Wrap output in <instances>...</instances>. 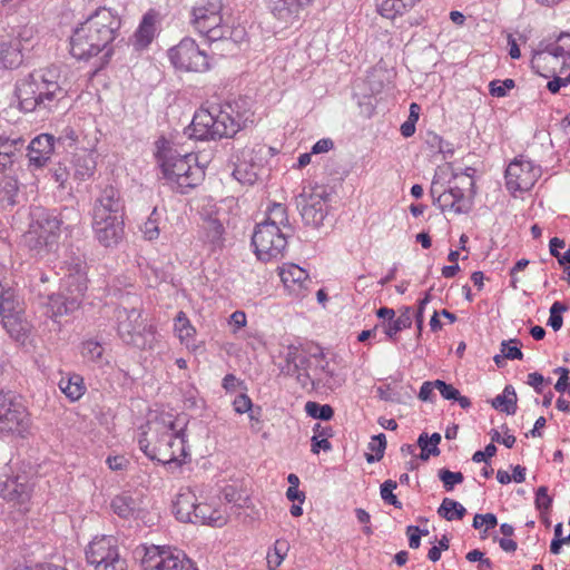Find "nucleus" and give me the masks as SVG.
I'll return each instance as SVG.
<instances>
[{
	"label": "nucleus",
	"instance_id": "nucleus-37",
	"mask_svg": "<svg viewBox=\"0 0 570 570\" xmlns=\"http://www.w3.org/2000/svg\"><path fill=\"white\" fill-rule=\"evenodd\" d=\"M137 508L136 500L128 492H122L111 500L112 511L124 519L134 515Z\"/></svg>",
	"mask_w": 570,
	"mask_h": 570
},
{
	"label": "nucleus",
	"instance_id": "nucleus-34",
	"mask_svg": "<svg viewBox=\"0 0 570 570\" xmlns=\"http://www.w3.org/2000/svg\"><path fill=\"white\" fill-rule=\"evenodd\" d=\"M58 385L70 401H78L86 391L82 376L76 373L61 377Z\"/></svg>",
	"mask_w": 570,
	"mask_h": 570
},
{
	"label": "nucleus",
	"instance_id": "nucleus-14",
	"mask_svg": "<svg viewBox=\"0 0 570 570\" xmlns=\"http://www.w3.org/2000/svg\"><path fill=\"white\" fill-rule=\"evenodd\" d=\"M86 559L95 570H127V562L119 554L117 540L111 535L95 538L86 549Z\"/></svg>",
	"mask_w": 570,
	"mask_h": 570
},
{
	"label": "nucleus",
	"instance_id": "nucleus-18",
	"mask_svg": "<svg viewBox=\"0 0 570 570\" xmlns=\"http://www.w3.org/2000/svg\"><path fill=\"white\" fill-rule=\"evenodd\" d=\"M315 0H271L269 8L275 19L285 28L298 24Z\"/></svg>",
	"mask_w": 570,
	"mask_h": 570
},
{
	"label": "nucleus",
	"instance_id": "nucleus-27",
	"mask_svg": "<svg viewBox=\"0 0 570 570\" xmlns=\"http://www.w3.org/2000/svg\"><path fill=\"white\" fill-rule=\"evenodd\" d=\"M67 288L69 293L83 295L87 291L86 263L80 257L67 264Z\"/></svg>",
	"mask_w": 570,
	"mask_h": 570
},
{
	"label": "nucleus",
	"instance_id": "nucleus-46",
	"mask_svg": "<svg viewBox=\"0 0 570 570\" xmlns=\"http://www.w3.org/2000/svg\"><path fill=\"white\" fill-rule=\"evenodd\" d=\"M175 331L177 332L180 341L188 340L195 334V328L184 312H179L175 318Z\"/></svg>",
	"mask_w": 570,
	"mask_h": 570
},
{
	"label": "nucleus",
	"instance_id": "nucleus-52",
	"mask_svg": "<svg viewBox=\"0 0 570 570\" xmlns=\"http://www.w3.org/2000/svg\"><path fill=\"white\" fill-rule=\"evenodd\" d=\"M81 354L83 357L90 361H98L101 358L104 354V347L101 346L100 343L92 340H88L82 343Z\"/></svg>",
	"mask_w": 570,
	"mask_h": 570
},
{
	"label": "nucleus",
	"instance_id": "nucleus-6",
	"mask_svg": "<svg viewBox=\"0 0 570 570\" xmlns=\"http://www.w3.org/2000/svg\"><path fill=\"white\" fill-rule=\"evenodd\" d=\"M158 156L164 177L176 184L179 193L186 194L203 181L205 170L196 164L197 157L194 154L174 155L169 149L158 151Z\"/></svg>",
	"mask_w": 570,
	"mask_h": 570
},
{
	"label": "nucleus",
	"instance_id": "nucleus-25",
	"mask_svg": "<svg viewBox=\"0 0 570 570\" xmlns=\"http://www.w3.org/2000/svg\"><path fill=\"white\" fill-rule=\"evenodd\" d=\"M70 295L69 297L62 294H51L48 296L47 307L48 312H50V317L56 318L67 315L79 308L83 295H78L77 293H70Z\"/></svg>",
	"mask_w": 570,
	"mask_h": 570
},
{
	"label": "nucleus",
	"instance_id": "nucleus-4",
	"mask_svg": "<svg viewBox=\"0 0 570 570\" xmlns=\"http://www.w3.org/2000/svg\"><path fill=\"white\" fill-rule=\"evenodd\" d=\"M60 79V69L57 66L33 70L19 79L16 83V96L20 108L27 112L37 108L50 109L66 96Z\"/></svg>",
	"mask_w": 570,
	"mask_h": 570
},
{
	"label": "nucleus",
	"instance_id": "nucleus-10",
	"mask_svg": "<svg viewBox=\"0 0 570 570\" xmlns=\"http://www.w3.org/2000/svg\"><path fill=\"white\" fill-rule=\"evenodd\" d=\"M22 305L17 291L0 283V316L2 325L16 341L24 342L28 324L22 320Z\"/></svg>",
	"mask_w": 570,
	"mask_h": 570
},
{
	"label": "nucleus",
	"instance_id": "nucleus-33",
	"mask_svg": "<svg viewBox=\"0 0 570 570\" xmlns=\"http://www.w3.org/2000/svg\"><path fill=\"white\" fill-rule=\"evenodd\" d=\"M412 326V307L403 306L400 309L399 317H393L389 322H382L381 327L392 342L396 341L397 333Z\"/></svg>",
	"mask_w": 570,
	"mask_h": 570
},
{
	"label": "nucleus",
	"instance_id": "nucleus-13",
	"mask_svg": "<svg viewBox=\"0 0 570 570\" xmlns=\"http://www.w3.org/2000/svg\"><path fill=\"white\" fill-rule=\"evenodd\" d=\"M330 196L331 193L326 186L316 185L308 190L304 188L296 197V205L305 225L314 228L323 225L327 215V202Z\"/></svg>",
	"mask_w": 570,
	"mask_h": 570
},
{
	"label": "nucleus",
	"instance_id": "nucleus-58",
	"mask_svg": "<svg viewBox=\"0 0 570 570\" xmlns=\"http://www.w3.org/2000/svg\"><path fill=\"white\" fill-rule=\"evenodd\" d=\"M233 405L238 414H244L252 411L253 402L247 394L242 393L234 400Z\"/></svg>",
	"mask_w": 570,
	"mask_h": 570
},
{
	"label": "nucleus",
	"instance_id": "nucleus-9",
	"mask_svg": "<svg viewBox=\"0 0 570 570\" xmlns=\"http://www.w3.org/2000/svg\"><path fill=\"white\" fill-rule=\"evenodd\" d=\"M30 428V414L12 391H0V434L23 436Z\"/></svg>",
	"mask_w": 570,
	"mask_h": 570
},
{
	"label": "nucleus",
	"instance_id": "nucleus-44",
	"mask_svg": "<svg viewBox=\"0 0 570 570\" xmlns=\"http://www.w3.org/2000/svg\"><path fill=\"white\" fill-rule=\"evenodd\" d=\"M305 412L313 419L328 421L334 415V410L328 404H320L317 402L308 401L305 404Z\"/></svg>",
	"mask_w": 570,
	"mask_h": 570
},
{
	"label": "nucleus",
	"instance_id": "nucleus-45",
	"mask_svg": "<svg viewBox=\"0 0 570 570\" xmlns=\"http://www.w3.org/2000/svg\"><path fill=\"white\" fill-rule=\"evenodd\" d=\"M4 497L9 500H17L22 503L29 498L28 488L17 480H11L6 483Z\"/></svg>",
	"mask_w": 570,
	"mask_h": 570
},
{
	"label": "nucleus",
	"instance_id": "nucleus-31",
	"mask_svg": "<svg viewBox=\"0 0 570 570\" xmlns=\"http://www.w3.org/2000/svg\"><path fill=\"white\" fill-rule=\"evenodd\" d=\"M200 228L204 242L212 245L213 248L223 246L225 228L216 216L208 215L204 217Z\"/></svg>",
	"mask_w": 570,
	"mask_h": 570
},
{
	"label": "nucleus",
	"instance_id": "nucleus-24",
	"mask_svg": "<svg viewBox=\"0 0 570 570\" xmlns=\"http://www.w3.org/2000/svg\"><path fill=\"white\" fill-rule=\"evenodd\" d=\"M23 200L20 193L19 180L11 175H3L0 178V206L4 210H12Z\"/></svg>",
	"mask_w": 570,
	"mask_h": 570
},
{
	"label": "nucleus",
	"instance_id": "nucleus-51",
	"mask_svg": "<svg viewBox=\"0 0 570 570\" xmlns=\"http://www.w3.org/2000/svg\"><path fill=\"white\" fill-rule=\"evenodd\" d=\"M567 311V306L561 302H554L550 307V316L548 320V325L553 328V331H559L563 324L562 312Z\"/></svg>",
	"mask_w": 570,
	"mask_h": 570
},
{
	"label": "nucleus",
	"instance_id": "nucleus-17",
	"mask_svg": "<svg viewBox=\"0 0 570 570\" xmlns=\"http://www.w3.org/2000/svg\"><path fill=\"white\" fill-rule=\"evenodd\" d=\"M312 358L323 360L324 353L318 345H294L287 346L281 372L285 375L293 376L298 370H308Z\"/></svg>",
	"mask_w": 570,
	"mask_h": 570
},
{
	"label": "nucleus",
	"instance_id": "nucleus-38",
	"mask_svg": "<svg viewBox=\"0 0 570 570\" xmlns=\"http://www.w3.org/2000/svg\"><path fill=\"white\" fill-rule=\"evenodd\" d=\"M155 36V16L146 13L135 32L136 45L140 48L147 47Z\"/></svg>",
	"mask_w": 570,
	"mask_h": 570
},
{
	"label": "nucleus",
	"instance_id": "nucleus-12",
	"mask_svg": "<svg viewBox=\"0 0 570 570\" xmlns=\"http://www.w3.org/2000/svg\"><path fill=\"white\" fill-rule=\"evenodd\" d=\"M252 245L257 258L268 262L283 255L287 246V234L274 224L259 223L254 229Z\"/></svg>",
	"mask_w": 570,
	"mask_h": 570
},
{
	"label": "nucleus",
	"instance_id": "nucleus-20",
	"mask_svg": "<svg viewBox=\"0 0 570 570\" xmlns=\"http://www.w3.org/2000/svg\"><path fill=\"white\" fill-rule=\"evenodd\" d=\"M55 142L56 138L52 135L40 134L28 144L24 156L31 170L47 166L55 151Z\"/></svg>",
	"mask_w": 570,
	"mask_h": 570
},
{
	"label": "nucleus",
	"instance_id": "nucleus-22",
	"mask_svg": "<svg viewBox=\"0 0 570 570\" xmlns=\"http://www.w3.org/2000/svg\"><path fill=\"white\" fill-rule=\"evenodd\" d=\"M124 202L120 197V193L114 186H106L94 206L95 217H114L124 216Z\"/></svg>",
	"mask_w": 570,
	"mask_h": 570
},
{
	"label": "nucleus",
	"instance_id": "nucleus-41",
	"mask_svg": "<svg viewBox=\"0 0 570 570\" xmlns=\"http://www.w3.org/2000/svg\"><path fill=\"white\" fill-rule=\"evenodd\" d=\"M258 165L242 161L235 165L233 176L242 184L253 185L258 179Z\"/></svg>",
	"mask_w": 570,
	"mask_h": 570
},
{
	"label": "nucleus",
	"instance_id": "nucleus-7",
	"mask_svg": "<svg viewBox=\"0 0 570 570\" xmlns=\"http://www.w3.org/2000/svg\"><path fill=\"white\" fill-rule=\"evenodd\" d=\"M222 0H199L191 9V24L208 41L228 40L233 30L223 23Z\"/></svg>",
	"mask_w": 570,
	"mask_h": 570
},
{
	"label": "nucleus",
	"instance_id": "nucleus-29",
	"mask_svg": "<svg viewBox=\"0 0 570 570\" xmlns=\"http://www.w3.org/2000/svg\"><path fill=\"white\" fill-rule=\"evenodd\" d=\"M96 158L97 154L95 150L80 149L76 151L72 157L75 178L80 180L90 178L96 171Z\"/></svg>",
	"mask_w": 570,
	"mask_h": 570
},
{
	"label": "nucleus",
	"instance_id": "nucleus-62",
	"mask_svg": "<svg viewBox=\"0 0 570 570\" xmlns=\"http://www.w3.org/2000/svg\"><path fill=\"white\" fill-rule=\"evenodd\" d=\"M406 534L409 537V547L417 549L421 544V529L416 525H407Z\"/></svg>",
	"mask_w": 570,
	"mask_h": 570
},
{
	"label": "nucleus",
	"instance_id": "nucleus-3",
	"mask_svg": "<svg viewBox=\"0 0 570 570\" xmlns=\"http://www.w3.org/2000/svg\"><path fill=\"white\" fill-rule=\"evenodd\" d=\"M30 224L23 234L24 245L37 254L51 250L58 243L61 229L70 230L79 222V214L73 208L65 207L60 213L33 207Z\"/></svg>",
	"mask_w": 570,
	"mask_h": 570
},
{
	"label": "nucleus",
	"instance_id": "nucleus-57",
	"mask_svg": "<svg viewBox=\"0 0 570 570\" xmlns=\"http://www.w3.org/2000/svg\"><path fill=\"white\" fill-rule=\"evenodd\" d=\"M430 301H431V294L428 292V293H425L424 297L422 299H420V302H419L417 311L415 314V323H416L419 336H421L422 330H423L424 308Z\"/></svg>",
	"mask_w": 570,
	"mask_h": 570
},
{
	"label": "nucleus",
	"instance_id": "nucleus-40",
	"mask_svg": "<svg viewBox=\"0 0 570 570\" xmlns=\"http://www.w3.org/2000/svg\"><path fill=\"white\" fill-rule=\"evenodd\" d=\"M438 513L446 521L462 520L466 514V509L458 501L444 498L438 509Z\"/></svg>",
	"mask_w": 570,
	"mask_h": 570
},
{
	"label": "nucleus",
	"instance_id": "nucleus-56",
	"mask_svg": "<svg viewBox=\"0 0 570 570\" xmlns=\"http://www.w3.org/2000/svg\"><path fill=\"white\" fill-rule=\"evenodd\" d=\"M36 31L33 27L30 26H23L19 29L18 35L16 37H12V40H21V46L27 49L28 46L31 45L33 38H35Z\"/></svg>",
	"mask_w": 570,
	"mask_h": 570
},
{
	"label": "nucleus",
	"instance_id": "nucleus-16",
	"mask_svg": "<svg viewBox=\"0 0 570 570\" xmlns=\"http://www.w3.org/2000/svg\"><path fill=\"white\" fill-rule=\"evenodd\" d=\"M540 175V167L531 160L523 157L515 158L505 169L507 187L515 191H528L534 186Z\"/></svg>",
	"mask_w": 570,
	"mask_h": 570
},
{
	"label": "nucleus",
	"instance_id": "nucleus-2",
	"mask_svg": "<svg viewBox=\"0 0 570 570\" xmlns=\"http://www.w3.org/2000/svg\"><path fill=\"white\" fill-rule=\"evenodd\" d=\"M121 27L120 17L110 9L98 8L75 28L70 37V53L79 60H88L110 45Z\"/></svg>",
	"mask_w": 570,
	"mask_h": 570
},
{
	"label": "nucleus",
	"instance_id": "nucleus-60",
	"mask_svg": "<svg viewBox=\"0 0 570 570\" xmlns=\"http://www.w3.org/2000/svg\"><path fill=\"white\" fill-rule=\"evenodd\" d=\"M554 373L559 374V380L557 381L556 385H554V389L560 392V393H564L568 389H569V373H570V370L567 368V367H557L554 370Z\"/></svg>",
	"mask_w": 570,
	"mask_h": 570
},
{
	"label": "nucleus",
	"instance_id": "nucleus-59",
	"mask_svg": "<svg viewBox=\"0 0 570 570\" xmlns=\"http://www.w3.org/2000/svg\"><path fill=\"white\" fill-rule=\"evenodd\" d=\"M368 449L372 452L379 454V458L384 456V452L386 449V438L384 433H380L377 435L372 436L371 442L368 443Z\"/></svg>",
	"mask_w": 570,
	"mask_h": 570
},
{
	"label": "nucleus",
	"instance_id": "nucleus-5",
	"mask_svg": "<svg viewBox=\"0 0 570 570\" xmlns=\"http://www.w3.org/2000/svg\"><path fill=\"white\" fill-rule=\"evenodd\" d=\"M243 127L240 115L234 116L230 105L213 106L198 109L189 126L184 129V135L195 140H216L233 137Z\"/></svg>",
	"mask_w": 570,
	"mask_h": 570
},
{
	"label": "nucleus",
	"instance_id": "nucleus-64",
	"mask_svg": "<svg viewBox=\"0 0 570 570\" xmlns=\"http://www.w3.org/2000/svg\"><path fill=\"white\" fill-rule=\"evenodd\" d=\"M495 453L497 446L493 443H490L485 446L484 451H476L472 456V461L475 463H480L482 461L487 462V460L494 456Z\"/></svg>",
	"mask_w": 570,
	"mask_h": 570
},
{
	"label": "nucleus",
	"instance_id": "nucleus-28",
	"mask_svg": "<svg viewBox=\"0 0 570 570\" xmlns=\"http://www.w3.org/2000/svg\"><path fill=\"white\" fill-rule=\"evenodd\" d=\"M23 50L21 40L2 39L0 41V66L3 69L18 68L23 61Z\"/></svg>",
	"mask_w": 570,
	"mask_h": 570
},
{
	"label": "nucleus",
	"instance_id": "nucleus-8",
	"mask_svg": "<svg viewBox=\"0 0 570 570\" xmlns=\"http://www.w3.org/2000/svg\"><path fill=\"white\" fill-rule=\"evenodd\" d=\"M117 332L127 345L145 350L151 347L155 341V328L142 318L141 311L132 307H117Z\"/></svg>",
	"mask_w": 570,
	"mask_h": 570
},
{
	"label": "nucleus",
	"instance_id": "nucleus-42",
	"mask_svg": "<svg viewBox=\"0 0 570 570\" xmlns=\"http://www.w3.org/2000/svg\"><path fill=\"white\" fill-rule=\"evenodd\" d=\"M434 205H438L442 212L446 209L453 210L455 214H466L471 209L470 205H456L455 200H453V195L451 189L442 190L435 202Z\"/></svg>",
	"mask_w": 570,
	"mask_h": 570
},
{
	"label": "nucleus",
	"instance_id": "nucleus-55",
	"mask_svg": "<svg viewBox=\"0 0 570 570\" xmlns=\"http://www.w3.org/2000/svg\"><path fill=\"white\" fill-rule=\"evenodd\" d=\"M518 343V340L503 341L501 343V353L503 354V357L508 360H522L523 353L517 346Z\"/></svg>",
	"mask_w": 570,
	"mask_h": 570
},
{
	"label": "nucleus",
	"instance_id": "nucleus-48",
	"mask_svg": "<svg viewBox=\"0 0 570 570\" xmlns=\"http://www.w3.org/2000/svg\"><path fill=\"white\" fill-rule=\"evenodd\" d=\"M397 488L396 481L393 480H386L381 484V497L384 502L393 505L396 509L402 508L401 501L396 498V495L393 493V490Z\"/></svg>",
	"mask_w": 570,
	"mask_h": 570
},
{
	"label": "nucleus",
	"instance_id": "nucleus-26",
	"mask_svg": "<svg viewBox=\"0 0 570 570\" xmlns=\"http://www.w3.org/2000/svg\"><path fill=\"white\" fill-rule=\"evenodd\" d=\"M197 497L190 489H183L173 502V512L180 522L190 523L194 518Z\"/></svg>",
	"mask_w": 570,
	"mask_h": 570
},
{
	"label": "nucleus",
	"instance_id": "nucleus-35",
	"mask_svg": "<svg viewBox=\"0 0 570 570\" xmlns=\"http://www.w3.org/2000/svg\"><path fill=\"white\" fill-rule=\"evenodd\" d=\"M377 12L387 19H394L414 7L403 0H375Z\"/></svg>",
	"mask_w": 570,
	"mask_h": 570
},
{
	"label": "nucleus",
	"instance_id": "nucleus-11",
	"mask_svg": "<svg viewBox=\"0 0 570 570\" xmlns=\"http://www.w3.org/2000/svg\"><path fill=\"white\" fill-rule=\"evenodd\" d=\"M140 566L141 570H198L183 551L159 546L144 548Z\"/></svg>",
	"mask_w": 570,
	"mask_h": 570
},
{
	"label": "nucleus",
	"instance_id": "nucleus-43",
	"mask_svg": "<svg viewBox=\"0 0 570 570\" xmlns=\"http://www.w3.org/2000/svg\"><path fill=\"white\" fill-rule=\"evenodd\" d=\"M263 224H274L277 227L288 225L287 208L284 204L274 203L267 210V218Z\"/></svg>",
	"mask_w": 570,
	"mask_h": 570
},
{
	"label": "nucleus",
	"instance_id": "nucleus-61",
	"mask_svg": "<svg viewBox=\"0 0 570 570\" xmlns=\"http://www.w3.org/2000/svg\"><path fill=\"white\" fill-rule=\"evenodd\" d=\"M51 176H52L53 180L59 185L60 188H65V184L69 177V171L66 166L58 164L57 167L51 169Z\"/></svg>",
	"mask_w": 570,
	"mask_h": 570
},
{
	"label": "nucleus",
	"instance_id": "nucleus-54",
	"mask_svg": "<svg viewBox=\"0 0 570 570\" xmlns=\"http://www.w3.org/2000/svg\"><path fill=\"white\" fill-rule=\"evenodd\" d=\"M515 87V82L513 79H505L503 81L501 80H492L489 83V91L493 97H505L508 94V90Z\"/></svg>",
	"mask_w": 570,
	"mask_h": 570
},
{
	"label": "nucleus",
	"instance_id": "nucleus-49",
	"mask_svg": "<svg viewBox=\"0 0 570 570\" xmlns=\"http://www.w3.org/2000/svg\"><path fill=\"white\" fill-rule=\"evenodd\" d=\"M141 232L144 233L145 238L148 240L156 239L159 236L157 208H154L150 216L144 223Z\"/></svg>",
	"mask_w": 570,
	"mask_h": 570
},
{
	"label": "nucleus",
	"instance_id": "nucleus-21",
	"mask_svg": "<svg viewBox=\"0 0 570 570\" xmlns=\"http://www.w3.org/2000/svg\"><path fill=\"white\" fill-rule=\"evenodd\" d=\"M92 228L101 245L106 247L117 245L124 236V216H94Z\"/></svg>",
	"mask_w": 570,
	"mask_h": 570
},
{
	"label": "nucleus",
	"instance_id": "nucleus-23",
	"mask_svg": "<svg viewBox=\"0 0 570 570\" xmlns=\"http://www.w3.org/2000/svg\"><path fill=\"white\" fill-rule=\"evenodd\" d=\"M24 139L0 136V173L12 170L24 157Z\"/></svg>",
	"mask_w": 570,
	"mask_h": 570
},
{
	"label": "nucleus",
	"instance_id": "nucleus-50",
	"mask_svg": "<svg viewBox=\"0 0 570 570\" xmlns=\"http://www.w3.org/2000/svg\"><path fill=\"white\" fill-rule=\"evenodd\" d=\"M553 499L548 494V488L542 485L537 489L534 504L540 515L548 512L552 507Z\"/></svg>",
	"mask_w": 570,
	"mask_h": 570
},
{
	"label": "nucleus",
	"instance_id": "nucleus-63",
	"mask_svg": "<svg viewBox=\"0 0 570 570\" xmlns=\"http://www.w3.org/2000/svg\"><path fill=\"white\" fill-rule=\"evenodd\" d=\"M311 442H312L311 451L314 454H318L321 450H323V451L332 450V444L325 438L322 439V438H318V435H313L311 439Z\"/></svg>",
	"mask_w": 570,
	"mask_h": 570
},
{
	"label": "nucleus",
	"instance_id": "nucleus-30",
	"mask_svg": "<svg viewBox=\"0 0 570 570\" xmlns=\"http://www.w3.org/2000/svg\"><path fill=\"white\" fill-rule=\"evenodd\" d=\"M190 523L220 528L227 523V517L222 510L214 508L207 502H197L195 514Z\"/></svg>",
	"mask_w": 570,
	"mask_h": 570
},
{
	"label": "nucleus",
	"instance_id": "nucleus-19",
	"mask_svg": "<svg viewBox=\"0 0 570 570\" xmlns=\"http://www.w3.org/2000/svg\"><path fill=\"white\" fill-rule=\"evenodd\" d=\"M279 277L287 293L296 298L305 297L312 283L308 273L296 264L288 263L279 267Z\"/></svg>",
	"mask_w": 570,
	"mask_h": 570
},
{
	"label": "nucleus",
	"instance_id": "nucleus-36",
	"mask_svg": "<svg viewBox=\"0 0 570 570\" xmlns=\"http://www.w3.org/2000/svg\"><path fill=\"white\" fill-rule=\"evenodd\" d=\"M517 393L512 385H507L502 394L495 396L491 404L495 410L512 415L517 411Z\"/></svg>",
	"mask_w": 570,
	"mask_h": 570
},
{
	"label": "nucleus",
	"instance_id": "nucleus-53",
	"mask_svg": "<svg viewBox=\"0 0 570 570\" xmlns=\"http://www.w3.org/2000/svg\"><path fill=\"white\" fill-rule=\"evenodd\" d=\"M417 445L421 448L420 459L422 461H428L431 455L438 456L440 454V449L435 445L431 446L429 443V435L425 432L419 435Z\"/></svg>",
	"mask_w": 570,
	"mask_h": 570
},
{
	"label": "nucleus",
	"instance_id": "nucleus-15",
	"mask_svg": "<svg viewBox=\"0 0 570 570\" xmlns=\"http://www.w3.org/2000/svg\"><path fill=\"white\" fill-rule=\"evenodd\" d=\"M168 58L177 70L185 72H205L210 67L207 53L189 37L171 47Z\"/></svg>",
	"mask_w": 570,
	"mask_h": 570
},
{
	"label": "nucleus",
	"instance_id": "nucleus-1",
	"mask_svg": "<svg viewBox=\"0 0 570 570\" xmlns=\"http://www.w3.org/2000/svg\"><path fill=\"white\" fill-rule=\"evenodd\" d=\"M185 432L186 423L180 426L179 419L161 413L147 421L138 444L150 460L180 466L188 455Z\"/></svg>",
	"mask_w": 570,
	"mask_h": 570
},
{
	"label": "nucleus",
	"instance_id": "nucleus-32",
	"mask_svg": "<svg viewBox=\"0 0 570 570\" xmlns=\"http://www.w3.org/2000/svg\"><path fill=\"white\" fill-rule=\"evenodd\" d=\"M557 43L549 42V40H541L537 48L533 49L532 58H531V68L540 76L544 78H549L551 75L556 73L554 68H547L542 60H549V56H551L552 49Z\"/></svg>",
	"mask_w": 570,
	"mask_h": 570
},
{
	"label": "nucleus",
	"instance_id": "nucleus-39",
	"mask_svg": "<svg viewBox=\"0 0 570 570\" xmlns=\"http://www.w3.org/2000/svg\"><path fill=\"white\" fill-rule=\"evenodd\" d=\"M435 389L440 392L444 400L455 401L462 409H469L471 406L470 399L461 395L460 391L452 384H449L442 380H435Z\"/></svg>",
	"mask_w": 570,
	"mask_h": 570
},
{
	"label": "nucleus",
	"instance_id": "nucleus-47",
	"mask_svg": "<svg viewBox=\"0 0 570 570\" xmlns=\"http://www.w3.org/2000/svg\"><path fill=\"white\" fill-rule=\"evenodd\" d=\"M438 476L448 492L452 491L456 484H461L464 480L462 472H452L445 468L439 470Z\"/></svg>",
	"mask_w": 570,
	"mask_h": 570
}]
</instances>
